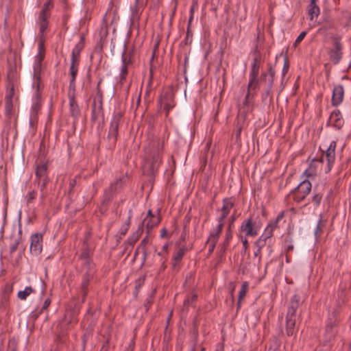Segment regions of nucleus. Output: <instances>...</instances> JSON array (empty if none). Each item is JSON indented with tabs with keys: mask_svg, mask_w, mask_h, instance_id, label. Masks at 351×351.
Returning <instances> with one entry per match:
<instances>
[{
	"mask_svg": "<svg viewBox=\"0 0 351 351\" xmlns=\"http://www.w3.org/2000/svg\"><path fill=\"white\" fill-rule=\"evenodd\" d=\"M163 144L160 141H153L145 148V162L144 173L154 175L162 163Z\"/></svg>",
	"mask_w": 351,
	"mask_h": 351,
	"instance_id": "f257e3e1",
	"label": "nucleus"
},
{
	"mask_svg": "<svg viewBox=\"0 0 351 351\" xmlns=\"http://www.w3.org/2000/svg\"><path fill=\"white\" fill-rule=\"evenodd\" d=\"M49 17V16L45 15L44 12L39 13L36 21L39 30V40L38 43V53L34 57L33 66L37 71L39 70V67H43L42 62L45 56V33L48 28Z\"/></svg>",
	"mask_w": 351,
	"mask_h": 351,
	"instance_id": "f03ea898",
	"label": "nucleus"
},
{
	"mask_svg": "<svg viewBox=\"0 0 351 351\" xmlns=\"http://www.w3.org/2000/svg\"><path fill=\"white\" fill-rule=\"evenodd\" d=\"M43 67H39V70L37 71L33 66V82L32 88L34 90L33 96V104L31 108L30 112V124H33L36 121L37 116L41 109V94L40 91L43 88V84L41 81V73Z\"/></svg>",
	"mask_w": 351,
	"mask_h": 351,
	"instance_id": "7ed1b4c3",
	"label": "nucleus"
},
{
	"mask_svg": "<svg viewBox=\"0 0 351 351\" xmlns=\"http://www.w3.org/2000/svg\"><path fill=\"white\" fill-rule=\"evenodd\" d=\"M300 304V297L294 295L288 306L286 315V332L288 336H292L295 333V313Z\"/></svg>",
	"mask_w": 351,
	"mask_h": 351,
	"instance_id": "20e7f679",
	"label": "nucleus"
},
{
	"mask_svg": "<svg viewBox=\"0 0 351 351\" xmlns=\"http://www.w3.org/2000/svg\"><path fill=\"white\" fill-rule=\"evenodd\" d=\"M341 36L335 34L331 36L332 45L329 50V56L332 62L337 64L343 56V44L341 43Z\"/></svg>",
	"mask_w": 351,
	"mask_h": 351,
	"instance_id": "39448f33",
	"label": "nucleus"
},
{
	"mask_svg": "<svg viewBox=\"0 0 351 351\" xmlns=\"http://www.w3.org/2000/svg\"><path fill=\"white\" fill-rule=\"evenodd\" d=\"M312 185L310 181L304 180L293 191V199L299 203L305 199L311 191Z\"/></svg>",
	"mask_w": 351,
	"mask_h": 351,
	"instance_id": "423d86ee",
	"label": "nucleus"
},
{
	"mask_svg": "<svg viewBox=\"0 0 351 351\" xmlns=\"http://www.w3.org/2000/svg\"><path fill=\"white\" fill-rule=\"evenodd\" d=\"M122 117H123V112L119 110V111L114 112L112 120H111L108 137L110 139V141H112V143H114L117 141L119 126V123L121 121Z\"/></svg>",
	"mask_w": 351,
	"mask_h": 351,
	"instance_id": "0eeeda50",
	"label": "nucleus"
},
{
	"mask_svg": "<svg viewBox=\"0 0 351 351\" xmlns=\"http://www.w3.org/2000/svg\"><path fill=\"white\" fill-rule=\"evenodd\" d=\"M240 229L246 237H254L258 234L260 227L256 225L252 217H250L242 222Z\"/></svg>",
	"mask_w": 351,
	"mask_h": 351,
	"instance_id": "6e6552de",
	"label": "nucleus"
},
{
	"mask_svg": "<svg viewBox=\"0 0 351 351\" xmlns=\"http://www.w3.org/2000/svg\"><path fill=\"white\" fill-rule=\"evenodd\" d=\"M174 97V93L171 90L165 91L164 94L160 97L159 103L160 106L162 107L166 111L167 116L168 115L169 111L176 106Z\"/></svg>",
	"mask_w": 351,
	"mask_h": 351,
	"instance_id": "1a4fd4ad",
	"label": "nucleus"
},
{
	"mask_svg": "<svg viewBox=\"0 0 351 351\" xmlns=\"http://www.w3.org/2000/svg\"><path fill=\"white\" fill-rule=\"evenodd\" d=\"M337 147V142L332 141L330 142L327 149L324 152V158L327 161V167L325 169L326 173H328L332 168L335 160V149Z\"/></svg>",
	"mask_w": 351,
	"mask_h": 351,
	"instance_id": "9d476101",
	"label": "nucleus"
},
{
	"mask_svg": "<svg viewBox=\"0 0 351 351\" xmlns=\"http://www.w3.org/2000/svg\"><path fill=\"white\" fill-rule=\"evenodd\" d=\"M69 112L70 115L73 117V125H75L78 121L79 117H80L81 112L78 104L75 101V97L73 95H69Z\"/></svg>",
	"mask_w": 351,
	"mask_h": 351,
	"instance_id": "9b49d317",
	"label": "nucleus"
},
{
	"mask_svg": "<svg viewBox=\"0 0 351 351\" xmlns=\"http://www.w3.org/2000/svg\"><path fill=\"white\" fill-rule=\"evenodd\" d=\"M43 235L36 233L31 237L30 251L32 253L38 255L42 251Z\"/></svg>",
	"mask_w": 351,
	"mask_h": 351,
	"instance_id": "f8f14e48",
	"label": "nucleus"
},
{
	"mask_svg": "<svg viewBox=\"0 0 351 351\" xmlns=\"http://www.w3.org/2000/svg\"><path fill=\"white\" fill-rule=\"evenodd\" d=\"M84 36H82L78 43L75 45V47L72 49L71 62L77 64L80 63V53L84 47Z\"/></svg>",
	"mask_w": 351,
	"mask_h": 351,
	"instance_id": "ddd939ff",
	"label": "nucleus"
},
{
	"mask_svg": "<svg viewBox=\"0 0 351 351\" xmlns=\"http://www.w3.org/2000/svg\"><path fill=\"white\" fill-rule=\"evenodd\" d=\"M344 89L343 86L338 85L333 88L332 95V105L337 106L341 104L343 100Z\"/></svg>",
	"mask_w": 351,
	"mask_h": 351,
	"instance_id": "4468645a",
	"label": "nucleus"
},
{
	"mask_svg": "<svg viewBox=\"0 0 351 351\" xmlns=\"http://www.w3.org/2000/svg\"><path fill=\"white\" fill-rule=\"evenodd\" d=\"M122 65L121 66V71L119 75V80L121 84H123L126 79V76L128 73V66L131 64L130 57L122 55Z\"/></svg>",
	"mask_w": 351,
	"mask_h": 351,
	"instance_id": "2eb2a0df",
	"label": "nucleus"
},
{
	"mask_svg": "<svg viewBox=\"0 0 351 351\" xmlns=\"http://www.w3.org/2000/svg\"><path fill=\"white\" fill-rule=\"evenodd\" d=\"M330 122L331 123L332 125L337 130H339L343 127L344 121L342 118L340 111L336 110L331 113L330 117Z\"/></svg>",
	"mask_w": 351,
	"mask_h": 351,
	"instance_id": "dca6fc26",
	"label": "nucleus"
},
{
	"mask_svg": "<svg viewBox=\"0 0 351 351\" xmlns=\"http://www.w3.org/2000/svg\"><path fill=\"white\" fill-rule=\"evenodd\" d=\"M93 275V273L90 271L88 272L85 273L82 276L80 289L83 297V300H84L88 293V287L89 285V282L90 280L92 278Z\"/></svg>",
	"mask_w": 351,
	"mask_h": 351,
	"instance_id": "f3484780",
	"label": "nucleus"
},
{
	"mask_svg": "<svg viewBox=\"0 0 351 351\" xmlns=\"http://www.w3.org/2000/svg\"><path fill=\"white\" fill-rule=\"evenodd\" d=\"M77 322L76 314L74 311H67L60 324V327L63 330H66L70 324Z\"/></svg>",
	"mask_w": 351,
	"mask_h": 351,
	"instance_id": "a211bd4d",
	"label": "nucleus"
},
{
	"mask_svg": "<svg viewBox=\"0 0 351 351\" xmlns=\"http://www.w3.org/2000/svg\"><path fill=\"white\" fill-rule=\"evenodd\" d=\"M77 322L76 314L74 311H67L60 324V327L63 330H66L70 324Z\"/></svg>",
	"mask_w": 351,
	"mask_h": 351,
	"instance_id": "6ab92c4d",
	"label": "nucleus"
},
{
	"mask_svg": "<svg viewBox=\"0 0 351 351\" xmlns=\"http://www.w3.org/2000/svg\"><path fill=\"white\" fill-rule=\"evenodd\" d=\"M275 227H274V225L268 224L267 227L265 228L263 233L260 236V237L258 239L261 241H263L264 243H272V236H273V231L274 230Z\"/></svg>",
	"mask_w": 351,
	"mask_h": 351,
	"instance_id": "aec40b11",
	"label": "nucleus"
},
{
	"mask_svg": "<svg viewBox=\"0 0 351 351\" xmlns=\"http://www.w3.org/2000/svg\"><path fill=\"white\" fill-rule=\"evenodd\" d=\"M260 65V58L258 56H256L253 59V61L252 62L251 69L249 74V78L254 80V78L258 77L259 74Z\"/></svg>",
	"mask_w": 351,
	"mask_h": 351,
	"instance_id": "412c9836",
	"label": "nucleus"
},
{
	"mask_svg": "<svg viewBox=\"0 0 351 351\" xmlns=\"http://www.w3.org/2000/svg\"><path fill=\"white\" fill-rule=\"evenodd\" d=\"M324 186H315L313 190V195L311 202L315 207H318L322 202L323 197Z\"/></svg>",
	"mask_w": 351,
	"mask_h": 351,
	"instance_id": "4be33fe9",
	"label": "nucleus"
},
{
	"mask_svg": "<svg viewBox=\"0 0 351 351\" xmlns=\"http://www.w3.org/2000/svg\"><path fill=\"white\" fill-rule=\"evenodd\" d=\"M160 223V218L158 216L151 215V217H146L143 223L146 226L147 232L151 231Z\"/></svg>",
	"mask_w": 351,
	"mask_h": 351,
	"instance_id": "5701e85b",
	"label": "nucleus"
},
{
	"mask_svg": "<svg viewBox=\"0 0 351 351\" xmlns=\"http://www.w3.org/2000/svg\"><path fill=\"white\" fill-rule=\"evenodd\" d=\"M145 3L143 0H134V5L131 7L133 18L138 17L139 13L143 10Z\"/></svg>",
	"mask_w": 351,
	"mask_h": 351,
	"instance_id": "b1692460",
	"label": "nucleus"
},
{
	"mask_svg": "<svg viewBox=\"0 0 351 351\" xmlns=\"http://www.w3.org/2000/svg\"><path fill=\"white\" fill-rule=\"evenodd\" d=\"M221 225H217V226L210 233V235L207 239V242H211L213 243H217L218 242L220 234L222 232Z\"/></svg>",
	"mask_w": 351,
	"mask_h": 351,
	"instance_id": "393cba45",
	"label": "nucleus"
},
{
	"mask_svg": "<svg viewBox=\"0 0 351 351\" xmlns=\"http://www.w3.org/2000/svg\"><path fill=\"white\" fill-rule=\"evenodd\" d=\"M266 243L257 239L254 243V246L256 250L254 252V256L258 258V263L260 264L261 262L262 255H261V250L266 246Z\"/></svg>",
	"mask_w": 351,
	"mask_h": 351,
	"instance_id": "a878e982",
	"label": "nucleus"
},
{
	"mask_svg": "<svg viewBox=\"0 0 351 351\" xmlns=\"http://www.w3.org/2000/svg\"><path fill=\"white\" fill-rule=\"evenodd\" d=\"M319 8L316 4V0H311L308 9V14L310 15L311 20L315 17H317L319 14Z\"/></svg>",
	"mask_w": 351,
	"mask_h": 351,
	"instance_id": "bb28decb",
	"label": "nucleus"
},
{
	"mask_svg": "<svg viewBox=\"0 0 351 351\" xmlns=\"http://www.w3.org/2000/svg\"><path fill=\"white\" fill-rule=\"evenodd\" d=\"M13 110V104L12 100V93L5 97V114L7 117L10 118Z\"/></svg>",
	"mask_w": 351,
	"mask_h": 351,
	"instance_id": "cd10ccee",
	"label": "nucleus"
},
{
	"mask_svg": "<svg viewBox=\"0 0 351 351\" xmlns=\"http://www.w3.org/2000/svg\"><path fill=\"white\" fill-rule=\"evenodd\" d=\"M258 77L254 78V80H252V78H249V83H248V90L247 93L245 96V102L246 104L248 103V99L250 97V91L256 90L258 88Z\"/></svg>",
	"mask_w": 351,
	"mask_h": 351,
	"instance_id": "c85d7f7f",
	"label": "nucleus"
},
{
	"mask_svg": "<svg viewBox=\"0 0 351 351\" xmlns=\"http://www.w3.org/2000/svg\"><path fill=\"white\" fill-rule=\"evenodd\" d=\"M336 330L334 328V325L332 324H328L326 326L325 337L326 341H330L335 337Z\"/></svg>",
	"mask_w": 351,
	"mask_h": 351,
	"instance_id": "c756f323",
	"label": "nucleus"
},
{
	"mask_svg": "<svg viewBox=\"0 0 351 351\" xmlns=\"http://www.w3.org/2000/svg\"><path fill=\"white\" fill-rule=\"evenodd\" d=\"M47 164L46 163H40L39 164L36 170V175L38 179H43L46 177V171H47Z\"/></svg>",
	"mask_w": 351,
	"mask_h": 351,
	"instance_id": "7c9ffc66",
	"label": "nucleus"
},
{
	"mask_svg": "<svg viewBox=\"0 0 351 351\" xmlns=\"http://www.w3.org/2000/svg\"><path fill=\"white\" fill-rule=\"evenodd\" d=\"M79 64L71 62L69 73L71 75L70 83L74 84L78 72Z\"/></svg>",
	"mask_w": 351,
	"mask_h": 351,
	"instance_id": "2f4dec72",
	"label": "nucleus"
},
{
	"mask_svg": "<svg viewBox=\"0 0 351 351\" xmlns=\"http://www.w3.org/2000/svg\"><path fill=\"white\" fill-rule=\"evenodd\" d=\"M33 292L34 289L32 287H26L24 290L18 292L17 297L21 300H25Z\"/></svg>",
	"mask_w": 351,
	"mask_h": 351,
	"instance_id": "473e14b6",
	"label": "nucleus"
},
{
	"mask_svg": "<svg viewBox=\"0 0 351 351\" xmlns=\"http://www.w3.org/2000/svg\"><path fill=\"white\" fill-rule=\"evenodd\" d=\"M186 247H182L180 248L173 255V261H174L173 265H175L177 263L180 262L182 258H183L185 252H186Z\"/></svg>",
	"mask_w": 351,
	"mask_h": 351,
	"instance_id": "72a5a7b5",
	"label": "nucleus"
},
{
	"mask_svg": "<svg viewBox=\"0 0 351 351\" xmlns=\"http://www.w3.org/2000/svg\"><path fill=\"white\" fill-rule=\"evenodd\" d=\"M314 162L315 160H313L309 165V167L303 173V175L306 178H311L316 175V168Z\"/></svg>",
	"mask_w": 351,
	"mask_h": 351,
	"instance_id": "f704fd0d",
	"label": "nucleus"
},
{
	"mask_svg": "<svg viewBox=\"0 0 351 351\" xmlns=\"http://www.w3.org/2000/svg\"><path fill=\"white\" fill-rule=\"evenodd\" d=\"M233 206L234 204L232 201L229 199H224L223 202V206L221 209V213L228 215Z\"/></svg>",
	"mask_w": 351,
	"mask_h": 351,
	"instance_id": "c9c22d12",
	"label": "nucleus"
},
{
	"mask_svg": "<svg viewBox=\"0 0 351 351\" xmlns=\"http://www.w3.org/2000/svg\"><path fill=\"white\" fill-rule=\"evenodd\" d=\"M143 230L141 228H138V230L133 233L129 238H128V243L130 245H134L140 238L141 234H142Z\"/></svg>",
	"mask_w": 351,
	"mask_h": 351,
	"instance_id": "e433bc0d",
	"label": "nucleus"
},
{
	"mask_svg": "<svg viewBox=\"0 0 351 351\" xmlns=\"http://www.w3.org/2000/svg\"><path fill=\"white\" fill-rule=\"evenodd\" d=\"M248 290V283L247 282H244L242 284L241 290L239 293V306H240V302L243 298H245Z\"/></svg>",
	"mask_w": 351,
	"mask_h": 351,
	"instance_id": "4c0bfd02",
	"label": "nucleus"
},
{
	"mask_svg": "<svg viewBox=\"0 0 351 351\" xmlns=\"http://www.w3.org/2000/svg\"><path fill=\"white\" fill-rule=\"evenodd\" d=\"M52 8H53L52 0H47L46 2L43 5V9L40 10V12L39 13L44 12V14L45 15L50 16L49 10Z\"/></svg>",
	"mask_w": 351,
	"mask_h": 351,
	"instance_id": "58836bf2",
	"label": "nucleus"
},
{
	"mask_svg": "<svg viewBox=\"0 0 351 351\" xmlns=\"http://www.w3.org/2000/svg\"><path fill=\"white\" fill-rule=\"evenodd\" d=\"M132 217V212L131 210H129V215H128V220H127V223L121 229V234L124 235L128 232L129 226H130V221H131Z\"/></svg>",
	"mask_w": 351,
	"mask_h": 351,
	"instance_id": "ea45409f",
	"label": "nucleus"
},
{
	"mask_svg": "<svg viewBox=\"0 0 351 351\" xmlns=\"http://www.w3.org/2000/svg\"><path fill=\"white\" fill-rule=\"evenodd\" d=\"M21 237H18V238L14 241V242H13V243L10 245V253H11V254L14 253V252L16 250V249H17V247H18V246H19V243H20V242H21Z\"/></svg>",
	"mask_w": 351,
	"mask_h": 351,
	"instance_id": "a19ab883",
	"label": "nucleus"
},
{
	"mask_svg": "<svg viewBox=\"0 0 351 351\" xmlns=\"http://www.w3.org/2000/svg\"><path fill=\"white\" fill-rule=\"evenodd\" d=\"M323 227H324V224L322 223V217H320V218L317 222L316 228L315 230V235L316 237H317L318 235H319L322 233Z\"/></svg>",
	"mask_w": 351,
	"mask_h": 351,
	"instance_id": "79ce46f5",
	"label": "nucleus"
},
{
	"mask_svg": "<svg viewBox=\"0 0 351 351\" xmlns=\"http://www.w3.org/2000/svg\"><path fill=\"white\" fill-rule=\"evenodd\" d=\"M196 295H193L190 297L189 296L184 301V306L186 308L189 307L192 304V302L196 300Z\"/></svg>",
	"mask_w": 351,
	"mask_h": 351,
	"instance_id": "37998d69",
	"label": "nucleus"
},
{
	"mask_svg": "<svg viewBox=\"0 0 351 351\" xmlns=\"http://www.w3.org/2000/svg\"><path fill=\"white\" fill-rule=\"evenodd\" d=\"M306 35V32H305V31L302 32L299 34L298 38H296V40L293 44V46L296 47L300 42H302V40L305 38Z\"/></svg>",
	"mask_w": 351,
	"mask_h": 351,
	"instance_id": "c03bdc74",
	"label": "nucleus"
},
{
	"mask_svg": "<svg viewBox=\"0 0 351 351\" xmlns=\"http://www.w3.org/2000/svg\"><path fill=\"white\" fill-rule=\"evenodd\" d=\"M36 193L34 191H30L27 196V203L30 204L36 198Z\"/></svg>",
	"mask_w": 351,
	"mask_h": 351,
	"instance_id": "a18cd8bd",
	"label": "nucleus"
},
{
	"mask_svg": "<svg viewBox=\"0 0 351 351\" xmlns=\"http://www.w3.org/2000/svg\"><path fill=\"white\" fill-rule=\"evenodd\" d=\"M47 182V178H43V179H38V186L41 191H43Z\"/></svg>",
	"mask_w": 351,
	"mask_h": 351,
	"instance_id": "49530a36",
	"label": "nucleus"
},
{
	"mask_svg": "<svg viewBox=\"0 0 351 351\" xmlns=\"http://www.w3.org/2000/svg\"><path fill=\"white\" fill-rule=\"evenodd\" d=\"M228 215L226 214V213H221V215L220 217H218L217 219V221H218V225H221V228H223V220L226 219V217L228 216Z\"/></svg>",
	"mask_w": 351,
	"mask_h": 351,
	"instance_id": "de8ad7c7",
	"label": "nucleus"
},
{
	"mask_svg": "<svg viewBox=\"0 0 351 351\" xmlns=\"http://www.w3.org/2000/svg\"><path fill=\"white\" fill-rule=\"evenodd\" d=\"M283 217H284V213H280L277 216L276 220L274 221L270 222L269 224L274 225V227L276 228L277 226V224L279 222V221H280L283 218Z\"/></svg>",
	"mask_w": 351,
	"mask_h": 351,
	"instance_id": "09e8293b",
	"label": "nucleus"
},
{
	"mask_svg": "<svg viewBox=\"0 0 351 351\" xmlns=\"http://www.w3.org/2000/svg\"><path fill=\"white\" fill-rule=\"evenodd\" d=\"M232 235V232L230 230V227L228 228L226 234V239H225V244L228 245L229 243V241L231 239Z\"/></svg>",
	"mask_w": 351,
	"mask_h": 351,
	"instance_id": "8fccbe9b",
	"label": "nucleus"
},
{
	"mask_svg": "<svg viewBox=\"0 0 351 351\" xmlns=\"http://www.w3.org/2000/svg\"><path fill=\"white\" fill-rule=\"evenodd\" d=\"M207 243L208 244V254H211L213 252L217 243H213L211 242H207Z\"/></svg>",
	"mask_w": 351,
	"mask_h": 351,
	"instance_id": "3c124183",
	"label": "nucleus"
},
{
	"mask_svg": "<svg viewBox=\"0 0 351 351\" xmlns=\"http://www.w3.org/2000/svg\"><path fill=\"white\" fill-rule=\"evenodd\" d=\"M109 347V341L106 340L105 343L102 345L99 351H108Z\"/></svg>",
	"mask_w": 351,
	"mask_h": 351,
	"instance_id": "603ef678",
	"label": "nucleus"
},
{
	"mask_svg": "<svg viewBox=\"0 0 351 351\" xmlns=\"http://www.w3.org/2000/svg\"><path fill=\"white\" fill-rule=\"evenodd\" d=\"M167 261V256H162L160 257V262L161 263V267L163 269L166 268V262Z\"/></svg>",
	"mask_w": 351,
	"mask_h": 351,
	"instance_id": "864d4df0",
	"label": "nucleus"
},
{
	"mask_svg": "<svg viewBox=\"0 0 351 351\" xmlns=\"http://www.w3.org/2000/svg\"><path fill=\"white\" fill-rule=\"evenodd\" d=\"M50 304H51V300L49 298H47L43 303L41 310L44 311V310L47 309L49 307V306L50 305Z\"/></svg>",
	"mask_w": 351,
	"mask_h": 351,
	"instance_id": "5fc2aeb1",
	"label": "nucleus"
},
{
	"mask_svg": "<svg viewBox=\"0 0 351 351\" xmlns=\"http://www.w3.org/2000/svg\"><path fill=\"white\" fill-rule=\"evenodd\" d=\"M266 246L268 252V256H269L273 252L272 243H267Z\"/></svg>",
	"mask_w": 351,
	"mask_h": 351,
	"instance_id": "6e6d98bb",
	"label": "nucleus"
},
{
	"mask_svg": "<svg viewBox=\"0 0 351 351\" xmlns=\"http://www.w3.org/2000/svg\"><path fill=\"white\" fill-rule=\"evenodd\" d=\"M152 78H153V71H152V69H150V71H149V82H148V86L149 87H151L152 84Z\"/></svg>",
	"mask_w": 351,
	"mask_h": 351,
	"instance_id": "4d7b16f0",
	"label": "nucleus"
},
{
	"mask_svg": "<svg viewBox=\"0 0 351 351\" xmlns=\"http://www.w3.org/2000/svg\"><path fill=\"white\" fill-rule=\"evenodd\" d=\"M242 244H243V247L244 250H247L248 246H249V244H248V241L246 239H242Z\"/></svg>",
	"mask_w": 351,
	"mask_h": 351,
	"instance_id": "13d9d810",
	"label": "nucleus"
},
{
	"mask_svg": "<svg viewBox=\"0 0 351 351\" xmlns=\"http://www.w3.org/2000/svg\"><path fill=\"white\" fill-rule=\"evenodd\" d=\"M168 248H169V243H165L162 247V250L166 254H168Z\"/></svg>",
	"mask_w": 351,
	"mask_h": 351,
	"instance_id": "bf43d9fd",
	"label": "nucleus"
},
{
	"mask_svg": "<svg viewBox=\"0 0 351 351\" xmlns=\"http://www.w3.org/2000/svg\"><path fill=\"white\" fill-rule=\"evenodd\" d=\"M147 242H148V238L146 237H145V238L141 241V245H147Z\"/></svg>",
	"mask_w": 351,
	"mask_h": 351,
	"instance_id": "052dcab7",
	"label": "nucleus"
},
{
	"mask_svg": "<svg viewBox=\"0 0 351 351\" xmlns=\"http://www.w3.org/2000/svg\"><path fill=\"white\" fill-rule=\"evenodd\" d=\"M99 110H100V106L98 108L97 112H99ZM96 111H97V109H96L95 106H94L92 109V113H93V117H95V114Z\"/></svg>",
	"mask_w": 351,
	"mask_h": 351,
	"instance_id": "680f3d73",
	"label": "nucleus"
},
{
	"mask_svg": "<svg viewBox=\"0 0 351 351\" xmlns=\"http://www.w3.org/2000/svg\"><path fill=\"white\" fill-rule=\"evenodd\" d=\"M167 230L163 228L162 230H161V233H160V237H164L166 234H167Z\"/></svg>",
	"mask_w": 351,
	"mask_h": 351,
	"instance_id": "e2e57ef3",
	"label": "nucleus"
},
{
	"mask_svg": "<svg viewBox=\"0 0 351 351\" xmlns=\"http://www.w3.org/2000/svg\"><path fill=\"white\" fill-rule=\"evenodd\" d=\"M157 254H158L159 256H160V257H162V256H167V255H168V254H165L162 250H161L160 252H158L157 253Z\"/></svg>",
	"mask_w": 351,
	"mask_h": 351,
	"instance_id": "0e129e2a",
	"label": "nucleus"
},
{
	"mask_svg": "<svg viewBox=\"0 0 351 351\" xmlns=\"http://www.w3.org/2000/svg\"><path fill=\"white\" fill-rule=\"evenodd\" d=\"M151 215H154L152 213V210H149L148 212H147V217H149L150 218L151 217Z\"/></svg>",
	"mask_w": 351,
	"mask_h": 351,
	"instance_id": "69168bd1",
	"label": "nucleus"
},
{
	"mask_svg": "<svg viewBox=\"0 0 351 351\" xmlns=\"http://www.w3.org/2000/svg\"><path fill=\"white\" fill-rule=\"evenodd\" d=\"M21 233H22V230H21V228H20L19 230V237H21Z\"/></svg>",
	"mask_w": 351,
	"mask_h": 351,
	"instance_id": "338daca9",
	"label": "nucleus"
},
{
	"mask_svg": "<svg viewBox=\"0 0 351 351\" xmlns=\"http://www.w3.org/2000/svg\"><path fill=\"white\" fill-rule=\"evenodd\" d=\"M272 83H273V80L271 79V80H270V82H269V88L271 86Z\"/></svg>",
	"mask_w": 351,
	"mask_h": 351,
	"instance_id": "774afa93",
	"label": "nucleus"
}]
</instances>
